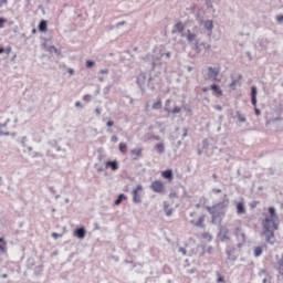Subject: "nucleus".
I'll return each mask as SVG.
<instances>
[{
  "instance_id": "obj_8",
  "label": "nucleus",
  "mask_w": 283,
  "mask_h": 283,
  "mask_svg": "<svg viewBox=\"0 0 283 283\" xmlns=\"http://www.w3.org/2000/svg\"><path fill=\"white\" fill-rule=\"evenodd\" d=\"M164 112H167L168 116L171 114H180V112H182V108H180V106H174V108H171V99H167L165 102V106H164Z\"/></svg>"
},
{
  "instance_id": "obj_22",
  "label": "nucleus",
  "mask_w": 283,
  "mask_h": 283,
  "mask_svg": "<svg viewBox=\"0 0 283 283\" xmlns=\"http://www.w3.org/2000/svg\"><path fill=\"white\" fill-rule=\"evenodd\" d=\"M130 156L133 157V160H138L140 157H143V148H134L130 150Z\"/></svg>"
},
{
  "instance_id": "obj_17",
  "label": "nucleus",
  "mask_w": 283,
  "mask_h": 283,
  "mask_svg": "<svg viewBox=\"0 0 283 283\" xmlns=\"http://www.w3.org/2000/svg\"><path fill=\"white\" fill-rule=\"evenodd\" d=\"M234 235H235L238 242H247V234L244 232H242V228L237 227L234 229Z\"/></svg>"
},
{
  "instance_id": "obj_45",
  "label": "nucleus",
  "mask_w": 283,
  "mask_h": 283,
  "mask_svg": "<svg viewBox=\"0 0 283 283\" xmlns=\"http://www.w3.org/2000/svg\"><path fill=\"white\" fill-rule=\"evenodd\" d=\"M209 145H211V143L209 142V138H205L202 140V149H208Z\"/></svg>"
},
{
  "instance_id": "obj_19",
  "label": "nucleus",
  "mask_w": 283,
  "mask_h": 283,
  "mask_svg": "<svg viewBox=\"0 0 283 283\" xmlns=\"http://www.w3.org/2000/svg\"><path fill=\"white\" fill-rule=\"evenodd\" d=\"M161 178H164L165 180H168V182H172L174 181V170L171 168H168V169L161 171Z\"/></svg>"
},
{
  "instance_id": "obj_34",
  "label": "nucleus",
  "mask_w": 283,
  "mask_h": 283,
  "mask_svg": "<svg viewBox=\"0 0 283 283\" xmlns=\"http://www.w3.org/2000/svg\"><path fill=\"white\" fill-rule=\"evenodd\" d=\"M151 109H163V99L159 98L157 102H155Z\"/></svg>"
},
{
  "instance_id": "obj_4",
  "label": "nucleus",
  "mask_w": 283,
  "mask_h": 283,
  "mask_svg": "<svg viewBox=\"0 0 283 283\" xmlns=\"http://www.w3.org/2000/svg\"><path fill=\"white\" fill-rule=\"evenodd\" d=\"M251 104L254 107L255 116H260L262 111L258 108V86L252 85L250 88Z\"/></svg>"
},
{
  "instance_id": "obj_52",
  "label": "nucleus",
  "mask_w": 283,
  "mask_h": 283,
  "mask_svg": "<svg viewBox=\"0 0 283 283\" xmlns=\"http://www.w3.org/2000/svg\"><path fill=\"white\" fill-rule=\"evenodd\" d=\"M7 21H8V20H7L6 18L0 17V30L3 29V28H6Z\"/></svg>"
},
{
  "instance_id": "obj_16",
  "label": "nucleus",
  "mask_w": 283,
  "mask_h": 283,
  "mask_svg": "<svg viewBox=\"0 0 283 283\" xmlns=\"http://www.w3.org/2000/svg\"><path fill=\"white\" fill-rule=\"evenodd\" d=\"M42 45L46 52H50V54L54 53L56 56H63L61 49H57L54 45H48V43H43Z\"/></svg>"
},
{
  "instance_id": "obj_38",
  "label": "nucleus",
  "mask_w": 283,
  "mask_h": 283,
  "mask_svg": "<svg viewBox=\"0 0 283 283\" xmlns=\"http://www.w3.org/2000/svg\"><path fill=\"white\" fill-rule=\"evenodd\" d=\"M240 80H242V74H240L237 80H232V82L230 83L231 90H235V85H238V83H240Z\"/></svg>"
},
{
  "instance_id": "obj_43",
  "label": "nucleus",
  "mask_w": 283,
  "mask_h": 283,
  "mask_svg": "<svg viewBox=\"0 0 283 283\" xmlns=\"http://www.w3.org/2000/svg\"><path fill=\"white\" fill-rule=\"evenodd\" d=\"M203 240H208V242H211L213 240V237L209 232H203L202 235Z\"/></svg>"
},
{
  "instance_id": "obj_9",
  "label": "nucleus",
  "mask_w": 283,
  "mask_h": 283,
  "mask_svg": "<svg viewBox=\"0 0 283 283\" xmlns=\"http://www.w3.org/2000/svg\"><path fill=\"white\" fill-rule=\"evenodd\" d=\"M199 25H203L207 36H212L213 34V20H199Z\"/></svg>"
},
{
  "instance_id": "obj_20",
  "label": "nucleus",
  "mask_w": 283,
  "mask_h": 283,
  "mask_svg": "<svg viewBox=\"0 0 283 283\" xmlns=\"http://www.w3.org/2000/svg\"><path fill=\"white\" fill-rule=\"evenodd\" d=\"M218 74H220V70L213 69V66L208 67V77L213 78V81H220L218 80Z\"/></svg>"
},
{
  "instance_id": "obj_36",
  "label": "nucleus",
  "mask_w": 283,
  "mask_h": 283,
  "mask_svg": "<svg viewBox=\"0 0 283 283\" xmlns=\"http://www.w3.org/2000/svg\"><path fill=\"white\" fill-rule=\"evenodd\" d=\"M235 114H237V118H238L239 123H244L247 120V116H244L242 113H240V111H237Z\"/></svg>"
},
{
  "instance_id": "obj_2",
  "label": "nucleus",
  "mask_w": 283,
  "mask_h": 283,
  "mask_svg": "<svg viewBox=\"0 0 283 283\" xmlns=\"http://www.w3.org/2000/svg\"><path fill=\"white\" fill-rule=\"evenodd\" d=\"M229 207V197L227 193L223 195V198L218 203H214L213 206H206L203 205V209H207L208 213L211 216V223L212 224H222V217H224V212H222V209H227Z\"/></svg>"
},
{
  "instance_id": "obj_12",
  "label": "nucleus",
  "mask_w": 283,
  "mask_h": 283,
  "mask_svg": "<svg viewBox=\"0 0 283 283\" xmlns=\"http://www.w3.org/2000/svg\"><path fill=\"white\" fill-rule=\"evenodd\" d=\"M226 255H227V260H229L230 262L238 261V255H235V247L231 248V247L227 245Z\"/></svg>"
},
{
  "instance_id": "obj_44",
  "label": "nucleus",
  "mask_w": 283,
  "mask_h": 283,
  "mask_svg": "<svg viewBox=\"0 0 283 283\" xmlns=\"http://www.w3.org/2000/svg\"><path fill=\"white\" fill-rule=\"evenodd\" d=\"M206 7L208 10H212V12H216V9H213V1L206 0Z\"/></svg>"
},
{
  "instance_id": "obj_11",
  "label": "nucleus",
  "mask_w": 283,
  "mask_h": 283,
  "mask_svg": "<svg viewBox=\"0 0 283 283\" xmlns=\"http://www.w3.org/2000/svg\"><path fill=\"white\" fill-rule=\"evenodd\" d=\"M150 189H151V191H154V193H164L165 184L160 180H155L151 182Z\"/></svg>"
},
{
  "instance_id": "obj_50",
  "label": "nucleus",
  "mask_w": 283,
  "mask_h": 283,
  "mask_svg": "<svg viewBox=\"0 0 283 283\" xmlns=\"http://www.w3.org/2000/svg\"><path fill=\"white\" fill-rule=\"evenodd\" d=\"M260 205V201L252 200L249 203L250 209H255Z\"/></svg>"
},
{
  "instance_id": "obj_47",
  "label": "nucleus",
  "mask_w": 283,
  "mask_h": 283,
  "mask_svg": "<svg viewBox=\"0 0 283 283\" xmlns=\"http://www.w3.org/2000/svg\"><path fill=\"white\" fill-rule=\"evenodd\" d=\"M201 48H203L206 52H211V44H207V42H201Z\"/></svg>"
},
{
  "instance_id": "obj_14",
  "label": "nucleus",
  "mask_w": 283,
  "mask_h": 283,
  "mask_svg": "<svg viewBox=\"0 0 283 283\" xmlns=\"http://www.w3.org/2000/svg\"><path fill=\"white\" fill-rule=\"evenodd\" d=\"M104 165L106 167V169H112V171H118V169H120V164H118V161L115 160H106L104 161Z\"/></svg>"
},
{
  "instance_id": "obj_30",
  "label": "nucleus",
  "mask_w": 283,
  "mask_h": 283,
  "mask_svg": "<svg viewBox=\"0 0 283 283\" xmlns=\"http://www.w3.org/2000/svg\"><path fill=\"white\" fill-rule=\"evenodd\" d=\"M49 145H51V147L56 149V151H65V149L61 148V146L59 145V142H56V139L49 142Z\"/></svg>"
},
{
  "instance_id": "obj_1",
  "label": "nucleus",
  "mask_w": 283,
  "mask_h": 283,
  "mask_svg": "<svg viewBox=\"0 0 283 283\" xmlns=\"http://www.w3.org/2000/svg\"><path fill=\"white\" fill-rule=\"evenodd\" d=\"M265 218L262 220L263 235H265V242L268 244H275V231L280 229V216L275 207L271 206L268 208V214L264 213Z\"/></svg>"
},
{
  "instance_id": "obj_60",
  "label": "nucleus",
  "mask_w": 283,
  "mask_h": 283,
  "mask_svg": "<svg viewBox=\"0 0 283 283\" xmlns=\"http://www.w3.org/2000/svg\"><path fill=\"white\" fill-rule=\"evenodd\" d=\"M276 21H277L279 23H283V14L276 15Z\"/></svg>"
},
{
  "instance_id": "obj_32",
  "label": "nucleus",
  "mask_w": 283,
  "mask_h": 283,
  "mask_svg": "<svg viewBox=\"0 0 283 283\" xmlns=\"http://www.w3.org/2000/svg\"><path fill=\"white\" fill-rule=\"evenodd\" d=\"M259 45L260 48H263L264 50H266V48H269V39L266 38L259 39Z\"/></svg>"
},
{
  "instance_id": "obj_3",
  "label": "nucleus",
  "mask_w": 283,
  "mask_h": 283,
  "mask_svg": "<svg viewBox=\"0 0 283 283\" xmlns=\"http://www.w3.org/2000/svg\"><path fill=\"white\" fill-rule=\"evenodd\" d=\"M181 36L186 38L188 43L192 45V50H195L196 54H200L202 52V42H200V39H197L198 35L196 33L188 29L187 33H182Z\"/></svg>"
},
{
  "instance_id": "obj_28",
  "label": "nucleus",
  "mask_w": 283,
  "mask_h": 283,
  "mask_svg": "<svg viewBox=\"0 0 283 283\" xmlns=\"http://www.w3.org/2000/svg\"><path fill=\"white\" fill-rule=\"evenodd\" d=\"M43 269H45V265H43V264L35 266L34 271H33L34 275L36 277H41V273H43Z\"/></svg>"
},
{
  "instance_id": "obj_54",
  "label": "nucleus",
  "mask_w": 283,
  "mask_h": 283,
  "mask_svg": "<svg viewBox=\"0 0 283 283\" xmlns=\"http://www.w3.org/2000/svg\"><path fill=\"white\" fill-rule=\"evenodd\" d=\"M25 3H24V10H31L32 8V3L30 2V0H24Z\"/></svg>"
},
{
  "instance_id": "obj_48",
  "label": "nucleus",
  "mask_w": 283,
  "mask_h": 283,
  "mask_svg": "<svg viewBox=\"0 0 283 283\" xmlns=\"http://www.w3.org/2000/svg\"><path fill=\"white\" fill-rule=\"evenodd\" d=\"M30 156L31 158H43V153L33 151Z\"/></svg>"
},
{
  "instance_id": "obj_62",
  "label": "nucleus",
  "mask_w": 283,
  "mask_h": 283,
  "mask_svg": "<svg viewBox=\"0 0 283 283\" xmlns=\"http://www.w3.org/2000/svg\"><path fill=\"white\" fill-rule=\"evenodd\" d=\"M280 120H282V117L277 116V117L272 118L271 123H277Z\"/></svg>"
},
{
  "instance_id": "obj_29",
  "label": "nucleus",
  "mask_w": 283,
  "mask_h": 283,
  "mask_svg": "<svg viewBox=\"0 0 283 283\" xmlns=\"http://www.w3.org/2000/svg\"><path fill=\"white\" fill-rule=\"evenodd\" d=\"M36 264V261L34 260V258H29L28 260H27V263H25V268L28 269V270H32V269H34V265Z\"/></svg>"
},
{
  "instance_id": "obj_6",
  "label": "nucleus",
  "mask_w": 283,
  "mask_h": 283,
  "mask_svg": "<svg viewBox=\"0 0 283 283\" xmlns=\"http://www.w3.org/2000/svg\"><path fill=\"white\" fill-rule=\"evenodd\" d=\"M145 83H147V73L140 72V74L136 77V85L139 87L142 94L147 92L145 88Z\"/></svg>"
},
{
  "instance_id": "obj_56",
  "label": "nucleus",
  "mask_w": 283,
  "mask_h": 283,
  "mask_svg": "<svg viewBox=\"0 0 283 283\" xmlns=\"http://www.w3.org/2000/svg\"><path fill=\"white\" fill-rule=\"evenodd\" d=\"M83 101H85V103H90L92 101V95L90 94L84 95Z\"/></svg>"
},
{
  "instance_id": "obj_59",
  "label": "nucleus",
  "mask_w": 283,
  "mask_h": 283,
  "mask_svg": "<svg viewBox=\"0 0 283 283\" xmlns=\"http://www.w3.org/2000/svg\"><path fill=\"white\" fill-rule=\"evenodd\" d=\"M12 52V46L8 45L4 48V54H10Z\"/></svg>"
},
{
  "instance_id": "obj_57",
  "label": "nucleus",
  "mask_w": 283,
  "mask_h": 283,
  "mask_svg": "<svg viewBox=\"0 0 283 283\" xmlns=\"http://www.w3.org/2000/svg\"><path fill=\"white\" fill-rule=\"evenodd\" d=\"M163 56H164V53H163V52H160V54H159V55H154V61H158V62H160V61L163 60Z\"/></svg>"
},
{
  "instance_id": "obj_42",
  "label": "nucleus",
  "mask_w": 283,
  "mask_h": 283,
  "mask_svg": "<svg viewBox=\"0 0 283 283\" xmlns=\"http://www.w3.org/2000/svg\"><path fill=\"white\" fill-rule=\"evenodd\" d=\"M144 61H145V63H148V65H151V62L154 61V55L147 54V55L144 57Z\"/></svg>"
},
{
  "instance_id": "obj_13",
  "label": "nucleus",
  "mask_w": 283,
  "mask_h": 283,
  "mask_svg": "<svg viewBox=\"0 0 283 283\" xmlns=\"http://www.w3.org/2000/svg\"><path fill=\"white\" fill-rule=\"evenodd\" d=\"M178 32L179 34H187V32H185V23H182V21H178L172 27L171 34H178Z\"/></svg>"
},
{
  "instance_id": "obj_53",
  "label": "nucleus",
  "mask_w": 283,
  "mask_h": 283,
  "mask_svg": "<svg viewBox=\"0 0 283 283\" xmlns=\"http://www.w3.org/2000/svg\"><path fill=\"white\" fill-rule=\"evenodd\" d=\"M182 132H184V134L181 135V138H182V140H185V138H187V136L189 134V128L185 127V128H182Z\"/></svg>"
},
{
  "instance_id": "obj_39",
  "label": "nucleus",
  "mask_w": 283,
  "mask_h": 283,
  "mask_svg": "<svg viewBox=\"0 0 283 283\" xmlns=\"http://www.w3.org/2000/svg\"><path fill=\"white\" fill-rule=\"evenodd\" d=\"M118 149H119L120 154H127V144L119 143Z\"/></svg>"
},
{
  "instance_id": "obj_27",
  "label": "nucleus",
  "mask_w": 283,
  "mask_h": 283,
  "mask_svg": "<svg viewBox=\"0 0 283 283\" xmlns=\"http://www.w3.org/2000/svg\"><path fill=\"white\" fill-rule=\"evenodd\" d=\"M154 77L151 75H149L148 80H147V87L148 90H150V92H156V84H154Z\"/></svg>"
},
{
  "instance_id": "obj_7",
  "label": "nucleus",
  "mask_w": 283,
  "mask_h": 283,
  "mask_svg": "<svg viewBox=\"0 0 283 283\" xmlns=\"http://www.w3.org/2000/svg\"><path fill=\"white\" fill-rule=\"evenodd\" d=\"M140 191H143V185H137L133 190H132V196H133V202L134 205H140L143 202V199L140 198Z\"/></svg>"
},
{
  "instance_id": "obj_61",
  "label": "nucleus",
  "mask_w": 283,
  "mask_h": 283,
  "mask_svg": "<svg viewBox=\"0 0 283 283\" xmlns=\"http://www.w3.org/2000/svg\"><path fill=\"white\" fill-rule=\"evenodd\" d=\"M106 127H114V120H112V119L107 120Z\"/></svg>"
},
{
  "instance_id": "obj_15",
  "label": "nucleus",
  "mask_w": 283,
  "mask_h": 283,
  "mask_svg": "<svg viewBox=\"0 0 283 283\" xmlns=\"http://www.w3.org/2000/svg\"><path fill=\"white\" fill-rule=\"evenodd\" d=\"M238 216H244L247 213V207L244 206V199L241 201H234Z\"/></svg>"
},
{
  "instance_id": "obj_5",
  "label": "nucleus",
  "mask_w": 283,
  "mask_h": 283,
  "mask_svg": "<svg viewBox=\"0 0 283 283\" xmlns=\"http://www.w3.org/2000/svg\"><path fill=\"white\" fill-rule=\"evenodd\" d=\"M218 229L219 232L217 233V238L220 240V242H228V240H231V237H229V228L219 224Z\"/></svg>"
},
{
  "instance_id": "obj_24",
  "label": "nucleus",
  "mask_w": 283,
  "mask_h": 283,
  "mask_svg": "<svg viewBox=\"0 0 283 283\" xmlns=\"http://www.w3.org/2000/svg\"><path fill=\"white\" fill-rule=\"evenodd\" d=\"M39 32H48V20H41L38 24Z\"/></svg>"
},
{
  "instance_id": "obj_37",
  "label": "nucleus",
  "mask_w": 283,
  "mask_h": 283,
  "mask_svg": "<svg viewBox=\"0 0 283 283\" xmlns=\"http://www.w3.org/2000/svg\"><path fill=\"white\" fill-rule=\"evenodd\" d=\"M262 252H263L262 247L260 245L255 247L253 251L254 258H260V255H262Z\"/></svg>"
},
{
  "instance_id": "obj_49",
  "label": "nucleus",
  "mask_w": 283,
  "mask_h": 283,
  "mask_svg": "<svg viewBox=\"0 0 283 283\" xmlns=\"http://www.w3.org/2000/svg\"><path fill=\"white\" fill-rule=\"evenodd\" d=\"M51 238H53V240H59V238H63V233L52 232Z\"/></svg>"
},
{
  "instance_id": "obj_58",
  "label": "nucleus",
  "mask_w": 283,
  "mask_h": 283,
  "mask_svg": "<svg viewBox=\"0 0 283 283\" xmlns=\"http://www.w3.org/2000/svg\"><path fill=\"white\" fill-rule=\"evenodd\" d=\"M124 54H128L130 56L127 59V61H132V59H134V54H132V51L129 50L124 51Z\"/></svg>"
},
{
  "instance_id": "obj_10",
  "label": "nucleus",
  "mask_w": 283,
  "mask_h": 283,
  "mask_svg": "<svg viewBox=\"0 0 283 283\" xmlns=\"http://www.w3.org/2000/svg\"><path fill=\"white\" fill-rule=\"evenodd\" d=\"M73 235L74 238H77V240H85L87 229H85V226L76 227L73 231Z\"/></svg>"
},
{
  "instance_id": "obj_35",
  "label": "nucleus",
  "mask_w": 283,
  "mask_h": 283,
  "mask_svg": "<svg viewBox=\"0 0 283 283\" xmlns=\"http://www.w3.org/2000/svg\"><path fill=\"white\" fill-rule=\"evenodd\" d=\"M276 264H277L280 275H283V254Z\"/></svg>"
},
{
  "instance_id": "obj_55",
  "label": "nucleus",
  "mask_w": 283,
  "mask_h": 283,
  "mask_svg": "<svg viewBox=\"0 0 283 283\" xmlns=\"http://www.w3.org/2000/svg\"><path fill=\"white\" fill-rule=\"evenodd\" d=\"M27 142H28V136H23L20 142V145H22V147H28V144H25Z\"/></svg>"
},
{
  "instance_id": "obj_64",
  "label": "nucleus",
  "mask_w": 283,
  "mask_h": 283,
  "mask_svg": "<svg viewBox=\"0 0 283 283\" xmlns=\"http://www.w3.org/2000/svg\"><path fill=\"white\" fill-rule=\"evenodd\" d=\"M0 136H10V132H3L0 129Z\"/></svg>"
},
{
  "instance_id": "obj_46",
  "label": "nucleus",
  "mask_w": 283,
  "mask_h": 283,
  "mask_svg": "<svg viewBox=\"0 0 283 283\" xmlns=\"http://www.w3.org/2000/svg\"><path fill=\"white\" fill-rule=\"evenodd\" d=\"M85 65H86V67L90 70V69H92L94 65H96V62H94V60H86Z\"/></svg>"
},
{
  "instance_id": "obj_26",
  "label": "nucleus",
  "mask_w": 283,
  "mask_h": 283,
  "mask_svg": "<svg viewBox=\"0 0 283 283\" xmlns=\"http://www.w3.org/2000/svg\"><path fill=\"white\" fill-rule=\"evenodd\" d=\"M180 109H184V112H186V114H189V116H193V111L191 109V105H189L188 103H182Z\"/></svg>"
},
{
  "instance_id": "obj_23",
  "label": "nucleus",
  "mask_w": 283,
  "mask_h": 283,
  "mask_svg": "<svg viewBox=\"0 0 283 283\" xmlns=\"http://www.w3.org/2000/svg\"><path fill=\"white\" fill-rule=\"evenodd\" d=\"M190 224H193L195 227H199V229H205V214L199 217L197 222L195 220H191Z\"/></svg>"
},
{
  "instance_id": "obj_21",
  "label": "nucleus",
  "mask_w": 283,
  "mask_h": 283,
  "mask_svg": "<svg viewBox=\"0 0 283 283\" xmlns=\"http://www.w3.org/2000/svg\"><path fill=\"white\" fill-rule=\"evenodd\" d=\"M164 213L167 216V218H171L174 216V209L169 208V201H164Z\"/></svg>"
},
{
  "instance_id": "obj_63",
  "label": "nucleus",
  "mask_w": 283,
  "mask_h": 283,
  "mask_svg": "<svg viewBox=\"0 0 283 283\" xmlns=\"http://www.w3.org/2000/svg\"><path fill=\"white\" fill-rule=\"evenodd\" d=\"M109 90H112V85H107V86L104 88V94H109Z\"/></svg>"
},
{
  "instance_id": "obj_51",
  "label": "nucleus",
  "mask_w": 283,
  "mask_h": 283,
  "mask_svg": "<svg viewBox=\"0 0 283 283\" xmlns=\"http://www.w3.org/2000/svg\"><path fill=\"white\" fill-rule=\"evenodd\" d=\"M0 252L8 253V244L0 243Z\"/></svg>"
},
{
  "instance_id": "obj_33",
  "label": "nucleus",
  "mask_w": 283,
  "mask_h": 283,
  "mask_svg": "<svg viewBox=\"0 0 283 283\" xmlns=\"http://www.w3.org/2000/svg\"><path fill=\"white\" fill-rule=\"evenodd\" d=\"M216 276H217V280H216L217 283H224V282H227L224 280V276L220 273V271H216Z\"/></svg>"
},
{
  "instance_id": "obj_40",
  "label": "nucleus",
  "mask_w": 283,
  "mask_h": 283,
  "mask_svg": "<svg viewBox=\"0 0 283 283\" xmlns=\"http://www.w3.org/2000/svg\"><path fill=\"white\" fill-rule=\"evenodd\" d=\"M197 249H202L199 255L200 258H205V254L207 253V247L205 244H198Z\"/></svg>"
},
{
  "instance_id": "obj_41",
  "label": "nucleus",
  "mask_w": 283,
  "mask_h": 283,
  "mask_svg": "<svg viewBox=\"0 0 283 283\" xmlns=\"http://www.w3.org/2000/svg\"><path fill=\"white\" fill-rule=\"evenodd\" d=\"M150 65H151V67H150V72H154V70H156V67H158V65H163V63H161V62H158V61L153 60V61L150 62Z\"/></svg>"
},
{
  "instance_id": "obj_25",
  "label": "nucleus",
  "mask_w": 283,
  "mask_h": 283,
  "mask_svg": "<svg viewBox=\"0 0 283 283\" xmlns=\"http://www.w3.org/2000/svg\"><path fill=\"white\" fill-rule=\"evenodd\" d=\"M125 200H127V195H125V193H119V195L117 196V198L114 200L115 207H118V205H122L123 201H125Z\"/></svg>"
},
{
  "instance_id": "obj_31",
  "label": "nucleus",
  "mask_w": 283,
  "mask_h": 283,
  "mask_svg": "<svg viewBox=\"0 0 283 283\" xmlns=\"http://www.w3.org/2000/svg\"><path fill=\"white\" fill-rule=\"evenodd\" d=\"M154 149L159 154H165V143H158L155 145Z\"/></svg>"
},
{
  "instance_id": "obj_18",
  "label": "nucleus",
  "mask_w": 283,
  "mask_h": 283,
  "mask_svg": "<svg viewBox=\"0 0 283 283\" xmlns=\"http://www.w3.org/2000/svg\"><path fill=\"white\" fill-rule=\"evenodd\" d=\"M209 90H211L213 96H217V98H220V96L223 95L222 88H220V85L216 83L211 84Z\"/></svg>"
}]
</instances>
